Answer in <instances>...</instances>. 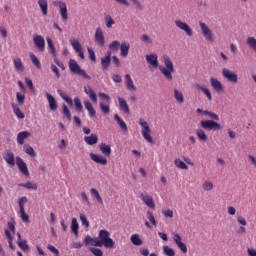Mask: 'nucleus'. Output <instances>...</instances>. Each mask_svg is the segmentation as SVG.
Segmentation results:
<instances>
[{"label":"nucleus","mask_w":256,"mask_h":256,"mask_svg":"<svg viewBox=\"0 0 256 256\" xmlns=\"http://www.w3.org/2000/svg\"><path fill=\"white\" fill-rule=\"evenodd\" d=\"M164 65L159 66V70L162 75L167 79V81H173V73H175V66H173V62L169 56H164Z\"/></svg>","instance_id":"1"},{"label":"nucleus","mask_w":256,"mask_h":256,"mask_svg":"<svg viewBox=\"0 0 256 256\" xmlns=\"http://www.w3.org/2000/svg\"><path fill=\"white\" fill-rule=\"evenodd\" d=\"M98 239L106 249H114L115 241L111 239V233L107 230H100L98 234Z\"/></svg>","instance_id":"2"},{"label":"nucleus","mask_w":256,"mask_h":256,"mask_svg":"<svg viewBox=\"0 0 256 256\" xmlns=\"http://www.w3.org/2000/svg\"><path fill=\"white\" fill-rule=\"evenodd\" d=\"M69 69L71 73L79 75L80 77H83V79L91 80V76H89L85 70L81 69V66H79L77 61L73 59L69 61Z\"/></svg>","instance_id":"3"},{"label":"nucleus","mask_w":256,"mask_h":256,"mask_svg":"<svg viewBox=\"0 0 256 256\" xmlns=\"http://www.w3.org/2000/svg\"><path fill=\"white\" fill-rule=\"evenodd\" d=\"M139 125L142 127L141 133L142 137L147 141V143L153 144V137H151V128L149 127V123L145 121L143 118L139 120Z\"/></svg>","instance_id":"4"},{"label":"nucleus","mask_w":256,"mask_h":256,"mask_svg":"<svg viewBox=\"0 0 256 256\" xmlns=\"http://www.w3.org/2000/svg\"><path fill=\"white\" fill-rule=\"evenodd\" d=\"M200 125L202 129H205L206 131H219V129H221V124L213 120H202Z\"/></svg>","instance_id":"5"},{"label":"nucleus","mask_w":256,"mask_h":256,"mask_svg":"<svg viewBox=\"0 0 256 256\" xmlns=\"http://www.w3.org/2000/svg\"><path fill=\"white\" fill-rule=\"evenodd\" d=\"M53 5L59 8L62 21H67V19H69V13L67 12V4L61 0H56L53 2Z\"/></svg>","instance_id":"6"},{"label":"nucleus","mask_w":256,"mask_h":256,"mask_svg":"<svg viewBox=\"0 0 256 256\" xmlns=\"http://www.w3.org/2000/svg\"><path fill=\"white\" fill-rule=\"evenodd\" d=\"M199 27H200V29L202 31V35L205 37L206 41H210L211 43H213V41H215V37H213V32L211 31L209 26H207V24H205V22H199Z\"/></svg>","instance_id":"7"},{"label":"nucleus","mask_w":256,"mask_h":256,"mask_svg":"<svg viewBox=\"0 0 256 256\" xmlns=\"http://www.w3.org/2000/svg\"><path fill=\"white\" fill-rule=\"evenodd\" d=\"M222 75L224 79H227V81H229V83H233V85H236V83H239V78L237 76V73L227 68L222 69Z\"/></svg>","instance_id":"8"},{"label":"nucleus","mask_w":256,"mask_h":256,"mask_svg":"<svg viewBox=\"0 0 256 256\" xmlns=\"http://www.w3.org/2000/svg\"><path fill=\"white\" fill-rule=\"evenodd\" d=\"M176 27L180 29V31H184L188 37H193V29H191V26L189 24L181 21V20H175L174 21Z\"/></svg>","instance_id":"9"},{"label":"nucleus","mask_w":256,"mask_h":256,"mask_svg":"<svg viewBox=\"0 0 256 256\" xmlns=\"http://www.w3.org/2000/svg\"><path fill=\"white\" fill-rule=\"evenodd\" d=\"M16 165L22 175L29 177V168L27 167V163H25L21 157L16 158Z\"/></svg>","instance_id":"10"},{"label":"nucleus","mask_w":256,"mask_h":256,"mask_svg":"<svg viewBox=\"0 0 256 256\" xmlns=\"http://www.w3.org/2000/svg\"><path fill=\"white\" fill-rule=\"evenodd\" d=\"M33 43L35 47L40 51L41 53L45 52V38L41 35H36L33 37Z\"/></svg>","instance_id":"11"},{"label":"nucleus","mask_w":256,"mask_h":256,"mask_svg":"<svg viewBox=\"0 0 256 256\" xmlns=\"http://www.w3.org/2000/svg\"><path fill=\"white\" fill-rule=\"evenodd\" d=\"M70 45L73 47L74 51L78 53V56L80 57V59H85V54L83 53V47L81 46V43H79V40L70 39Z\"/></svg>","instance_id":"12"},{"label":"nucleus","mask_w":256,"mask_h":256,"mask_svg":"<svg viewBox=\"0 0 256 256\" xmlns=\"http://www.w3.org/2000/svg\"><path fill=\"white\" fill-rule=\"evenodd\" d=\"M140 199L143 201L146 207H149V209H155V200H153V196L142 193L140 195Z\"/></svg>","instance_id":"13"},{"label":"nucleus","mask_w":256,"mask_h":256,"mask_svg":"<svg viewBox=\"0 0 256 256\" xmlns=\"http://www.w3.org/2000/svg\"><path fill=\"white\" fill-rule=\"evenodd\" d=\"M94 39L97 45L105 47V36L103 35V30L100 27L95 31Z\"/></svg>","instance_id":"14"},{"label":"nucleus","mask_w":256,"mask_h":256,"mask_svg":"<svg viewBox=\"0 0 256 256\" xmlns=\"http://www.w3.org/2000/svg\"><path fill=\"white\" fill-rule=\"evenodd\" d=\"M210 84L212 89H214L216 93H223V91H225L223 84L217 78H210Z\"/></svg>","instance_id":"15"},{"label":"nucleus","mask_w":256,"mask_h":256,"mask_svg":"<svg viewBox=\"0 0 256 256\" xmlns=\"http://www.w3.org/2000/svg\"><path fill=\"white\" fill-rule=\"evenodd\" d=\"M173 239L175 244L177 245L178 249L182 251V253H187V245L181 241V235L174 233L173 234Z\"/></svg>","instance_id":"16"},{"label":"nucleus","mask_w":256,"mask_h":256,"mask_svg":"<svg viewBox=\"0 0 256 256\" xmlns=\"http://www.w3.org/2000/svg\"><path fill=\"white\" fill-rule=\"evenodd\" d=\"M90 159L97 163L98 165H107V158L103 155H97L95 153H90Z\"/></svg>","instance_id":"17"},{"label":"nucleus","mask_w":256,"mask_h":256,"mask_svg":"<svg viewBox=\"0 0 256 256\" xmlns=\"http://www.w3.org/2000/svg\"><path fill=\"white\" fill-rule=\"evenodd\" d=\"M101 65H102L103 71H107V69H109L111 65V51H108L105 54V57L101 58Z\"/></svg>","instance_id":"18"},{"label":"nucleus","mask_w":256,"mask_h":256,"mask_svg":"<svg viewBox=\"0 0 256 256\" xmlns=\"http://www.w3.org/2000/svg\"><path fill=\"white\" fill-rule=\"evenodd\" d=\"M146 61L148 64H150L155 69H157V67H159V60H158L157 54L146 55Z\"/></svg>","instance_id":"19"},{"label":"nucleus","mask_w":256,"mask_h":256,"mask_svg":"<svg viewBox=\"0 0 256 256\" xmlns=\"http://www.w3.org/2000/svg\"><path fill=\"white\" fill-rule=\"evenodd\" d=\"M38 5L42 15L47 17V15H49V4L47 3V0H38Z\"/></svg>","instance_id":"20"},{"label":"nucleus","mask_w":256,"mask_h":256,"mask_svg":"<svg viewBox=\"0 0 256 256\" xmlns=\"http://www.w3.org/2000/svg\"><path fill=\"white\" fill-rule=\"evenodd\" d=\"M84 93H86V95L89 96V98L91 99V101H93V103H97V94L95 93V90L91 88V86H85Z\"/></svg>","instance_id":"21"},{"label":"nucleus","mask_w":256,"mask_h":256,"mask_svg":"<svg viewBox=\"0 0 256 256\" xmlns=\"http://www.w3.org/2000/svg\"><path fill=\"white\" fill-rule=\"evenodd\" d=\"M29 137H31V134L28 131H22V132L18 133V135H17L18 145H24L25 139H28Z\"/></svg>","instance_id":"22"},{"label":"nucleus","mask_w":256,"mask_h":256,"mask_svg":"<svg viewBox=\"0 0 256 256\" xmlns=\"http://www.w3.org/2000/svg\"><path fill=\"white\" fill-rule=\"evenodd\" d=\"M84 141L87 145H97L99 138L97 137V134H91L90 136H85Z\"/></svg>","instance_id":"23"},{"label":"nucleus","mask_w":256,"mask_h":256,"mask_svg":"<svg viewBox=\"0 0 256 256\" xmlns=\"http://www.w3.org/2000/svg\"><path fill=\"white\" fill-rule=\"evenodd\" d=\"M125 79H126V89H128V91H137V87H135V84L133 83V79L131 78V75L126 74Z\"/></svg>","instance_id":"24"},{"label":"nucleus","mask_w":256,"mask_h":256,"mask_svg":"<svg viewBox=\"0 0 256 256\" xmlns=\"http://www.w3.org/2000/svg\"><path fill=\"white\" fill-rule=\"evenodd\" d=\"M18 242L17 245L22 251H29V245L26 240L21 239V233H17Z\"/></svg>","instance_id":"25"},{"label":"nucleus","mask_w":256,"mask_h":256,"mask_svg":"<svg viewBox=\"0 0 256 256\" xmlns=\"http://www.w3.org/2000/svg\"><path fill=\"white\" fill-rule=\"evenodd\" d=\"M129 49H131V45L127 42H123L120 44V55L121 57H127L129 55Z\"/></svg>","instance_id":"26"},{"label":"nucleus","mask_w":256,"mask_h":256,"mask_svg":"<svg viewBox=\"0 0 256 256\" xmlns=\"http://www.w3.org/2000/svg\"><path fill=\"white\" fill-rule=\"evenodd\" d=\"M114 119H115V121H117V123H118L120 129H122V131H124L125 133H127V131H129L127 124L125 123V121L123 119H121V117L119 115L115 114Z\"/></svg>","instance_id":"27"},{"label":"nucleus","mask_w":256,"mask_h":256,"mask_svg":"<svg viewBox=\"0 0 256 256\" xmlns=\"http://www.w3.org/2000/svg\"><path fill=\"white\" fill-rule=\"evenodd\" d=\"M99 149H100L102 155H104L105 157H109L111 155V146L110 145L101 143L99 145Z\"/></svg>","instance_id":"28"},{"label":"nucleus","mask_w":256,"mask_h":256,"mask_svg":"<svg viewBox=\"0 0 256 256\" xmlns=\"http://www.w3.org/2000/svg\"><path fill=\"white\" fill-rule=\"evenodd\" d=\"M84 107L88 111L89 117H95V115H97L95 108H93V105L91 104V102H89V100L84 102Z\"/></svg>","instance_id":"29"},{"label":"nucleus","mask_w":256,"mask_h":256,"mask_svg":"<svg viewBox=\"0 0 256 256\" xmlns=\"http://www.w3.org/2000/svg\"><path fill=\"white\" fill-rule=\"evenodd\" d=\"M46 97L48 99L51 111H57V101L55 100V98L49 93H46Z\"/></svg>","instance_id":"30"},{"label":"nucleus","mask_w":256,"mask_h":256,"mask_svg":"<svg viewBox=\"0 0 256 256\" xmlns=\"http://www.w3.org/2000/svg\"><path fill=\"white\" fill-rule=\"evenodd\" d=\"M196 89H198V91H202V93H204V95L207 97L208 101H213V96L211 95V91H209L208 88H205L200 84H196Z\"/></svg>","instance_id":"31"},{"label":"nucleus","mask_w":256,"mask_h":256,"mask_svg":"<svg viewBox=\"0 0 256 256\" xmlns=\"http://www.w3.org/2000/svg\"><path fill=\"white\" fill-rule=\"evenodd\" d=\"M71 232L75 235V237H79V223L77 222V218H72Z\"/></svg>","instance_id":"32"},{"label":"nucleus","mask_w":256,"mask_h":256,"mask_svg":"<svg viewBox=\"0 0 256 256\" xmlns=\"http://www.w3.org/2000/svg\"><path fill=\"white\" fill-rule=\"evenodd\" d=\"M90 194L92 195V197H94V199H96V201L100 205H103V198L101 197V194H99V190H97L96 188H91Z\"/></svg>","instance_id":"33"},{"label":"nucleus","mask_w":256,"mask_h":256,"mask_svg":"<svg viewBox=\"0 0 256 256\" xmlns=\"http://www.w3.org/2000/svg\"><path fill=\"white\" fill-rule=\"evenodd\" d=\"M130 241L132 245H135L136 247H141V245H143V240H141V238L139 237V234H133L130 237Z\"/></svg>","instance_id":"34"},{"label":"nucleus","mask_w":256,"mask_h":256,"mask_svg":"<svg viewBox=\"0 0 256 256\" xmlns=\"http://www.w3.org/2000/svg\"><path fill=\"white\" fill-rule=\"evenodd\" d=\"M118 102H119V106L122 109V111H124V113L129 115L130 110H129V104H127V101H125V99H123V98H118Z\"/></svg>","instance_id":"35"},{"label":"nucleus","mask_w":256,"mask_h":256,"mask_svg":"<svg viewBox=\"0 0 256 256\" xmlns=\"http://www.w3.org/2000/svg\"><path fill=\"white\" fill-rule=\"evenodd\" d=\"M4 161L8 165H15V155L12 152H7L6 155L4 156Z\"/></svg>","instance_id":"36"},{"label":"nucleus","mask_w":256,"mask_h":256,"mask_svg":"<svg viewBox=\"0 0 256 256\" xmlns=\"http://www.w3.org/2000/svg\"><path fill=\"white\" fill-rule=\"evenodd\" d=\"M46 41L51 55L55 57L57 55V51L55 50V44H53V40L50 37H47Z\"/></svg>","instance_id":"37"},{"label":"nucleus","mask_w":256,"mask_h":256,"mask_svg":"<svg viewBox=\"0 0 256 256\" xmlns=\"http://www.w3.org/2000/svg\"><path fill=\"white\" fill-rule=\"evenodd\" d=\"M174 98L177 101V103H180V104L185 103V97H183V92L177 89L174 90Z\"/></svg>","instance_id":"38"},{"label":"nucleus","mask_w":256,"mask_h":256,"mask_svg":"<svg viewBox=\"0 0 256 256\" xmlns=\"http://www.w3.org/2000/svg\"><path fill=\"white\" fill-rule=\"evenodd\" d=\"M12 109L18 119H25V114L21 111L19 106H17L16 104H12Z\"/></svg>","instance_id":"39"},{"label":"nucleus","mask_w":256,"mask_h":256,"mask_svg":"<svg viewBox=\"0 0 256 256\" xmlns=\"http://www.w3.org/2000/svg\"><path fill=\"white\" fill-rule=\"evenodd\" d=\"M19 187H24L25 189H32L33 191H37V184L28 181L26 183H20Z\"/></svg>","instance_id":"40"},{"label":"nucleus","mask_w":256,"mask_h":256,"mask_svg":"<svg viewBox=\"0 0 256 256\" xmlns=\"http://www.w3.org/2000/svg\"><path fill=\"white\" fill-rule=\"evenodd\" d=\"M104 21L107 29H111L113 25H115V20L113 19V17H111V15H106Z\"/></svg>","instance_id":"41"},{"label":"nucleus","mask_w":256,"mask_h":256,"mask_svg":"<svg viewBox=\"0 0 256 256\" xmlns=\"http://www.w3.org/2000/svg\"><path fill=\"white\" fill-rule=\"evenodd\" d=\"M196 135L198 139H200V141H203L204 143H206L208 137H207V134H205V131H203V129H197Z\"/></svg>","instance_id":"42"},{"label":"nucleus","mask_w":256,"mask_h":256,"mask_svg":"<svg viewBox=\"0 0 256 256\" xmlns=\"http://www.w3.org/2000/svg\"><path fill=\"white\" fill-rule=\"evenodd\" d=\"M30 59H31L33 65H35L36 69H41V62L39 61V58H37V56H35V54L30 53Z\"/></svg>","instance_id":"43"},{"label":"nucleus","mask_w":256,"mask_h":256,"mask_svg":"<svg viewBox=\"0 0 256 256\" xmlns=\"http://www.w3.org/2000/svg\"><path fill=\"white\" fill-rule=\"evenodd\" d=\"M119 47H121V43L117 40H114L109 44L110 51H119Z\"/></svg>","instance_id":"44"},{"label":"nucleus","mask_w":256,"mask_h":256,"mask_svg":"<svg viewBox=\"0 0 256 256\" xmlns=\"http://www.w3.org/2000/svg\"><path fill=\"white\" fill-rule=\"evenodd\" d=\"M247 45H249V47H251V49H253L256 53V39L255 37H248L246 40Z\"/></svg>","instance_id":"45"},{"label":"nucleus","mask_w":256,"mask_h":256,"mask_svg":"<svg viewBox=\"0 0 256 256\" xmlns=\"http://www.w3.org/2000/svg\"><path fill=\"white\" fill-rule=\"evenodd\" d=\"M16 71H23V62L20 58H16L13 61Z\"/></svg>","instance_id":"46"},{"label":"nucleus","mask_w":256,"mask_h":256,"mask_svg":"<svg viewBox=\"0 0 256 256\" xmlns=\"http://www.w3.org/2000/svg\"><path fill=\"white\" fill-rule=\"evenodd\" d=\"M174 164L178 167V169H184V170L189 169V166H187L185 162L181 161V159H176L174 161Z\"/></svg>","instance_id":"47"},{"label":"nucleus","mask_w":256,"mask_h":256,"mask_svg":"<svg viewBox=\"0 0 256 256\" xmlns=\"http://www.w3.org/2000/svg\"><path fill=\"white\" fill-rule=\"evenodd\" d=\"M147 219L154 225V227H157V220H155V216L153 215V212L147 211Z\"/></svg>","instance_id":"48"},{"label":"nucleus","mask_w":256,"mask_h":256,"mask_svg":"<svg viewBox=\"0 0 256 256\" xmlns=\"http://www.w3.org/2000/svg\"><path fill=\"white\" fill-rule=\"evenodd\" d=\"M25 154L29 155L30 157H37V153L35 152V149H33L31 146H26Z\"/></svg>","instance_id":"49"},{"label":"nucleus","mask_w":256,"mask_h":256,"mask_svg":"<svg viewBox=\"0 0 256 256\" xmlns=\"http://www.w3.org/2000/svg\"><path fill=\"white\" fill-rule=\"evenodd\" d=\"M202 189L204 191H212L213 189V182L211 181H205L202 185Z\"/></svg>","instance_id":"50"},{"label":"nucleus","mask_w":256,"mask_h":256,"mask_svg":"<svg viewBox=\"0 0 256 256\" xmlns=\"http://www.w3.org/2000/svg\"><path fill=\"white\" fill-rule=\"evenodd\" d=\"M163 251H164L165 255H167V256H175V250H173V248H171L169 246H164Z\"/></svg>","instance_id":"51"},{"label":"nucleus","mask_w":256,"mask_h":256,"mask_svg":"<svg viewBox=\"0 0 256 256\" xmlns=\"http://www.w3.org/2000/svg\"><path fill=\"white\" fill-rule=\"evenodd\" d=\"M16 101L18 105H23L25 103V96L21 94L20 92L16 93Z\"/></svg>","instance_id":"52"},{"label":"nucleus","mask_w":256,"mask_h":256,"mask_svg":"<svg viewBox=\"0 0 256 256\" xmlns=\"http://www.w3.org/2000/svg\"><path fill=\"white\" fill-rule=\"evenodd\" d=\"M100 109H101L102 113H104V115H109V113L111 112L109 105H105V104H103V102L100 103Z\"/></svg>","instance_id":"53"},{"label":"nucleus","mask_w":256,"mask_h":256,"mask_svg":"<svg viewBox=\"0 0 256 256\" xmlns=\"http://www.w3.org/2000/svg\"><path fill=\"white\" fill-rule=\"evenodd\" d=\"M80 221L84 227L89 228V220H87V216L85 214H80Z\"/></svg>","instance_id":"54"},{"label":"nucleus","mask_w":256,"mask_h":256,"mask_svg":"<svg viewBox=\"0 0 256 256\" xmlns=\"http://www.w3.org/2000/svg\"><path fill=\"white\" fill-rule=\"evenodd\" d=\"M25 203H27V198L25 196L19 198L18 205L20 210L25 209Z\"/></svg>","instance_id":"55"},{"label":"nucleus","mask_w":256,"mask_h":256,"mask_svg":"<svg viewBox=\"0 0 256 256\" xmlns=\"http://www.w3.org/2000/svg\"><path fill=\"white\" fill-rule=\"evenodd\" d=\"M88 55L89 58L95 63L97 61V57L95 56V51L92 48L88 47Z\"/></svg>","instance_id":"56"},{"label":"nucleus","mask_w":256,"mask_h":256,"mask_svg":"<svg viewBox=\"0 0 256 256\" xmlns=\"http://www.w3.org/2000/svg\"><path fill=\"white\" fill-rule=\"evenodd\" d=\"M74 105L77 111H83V105L81 104V100L79 98L74 99Z\"/></svg>","instance_id":"57"},{"label":"nucleus","mask_w":256,"mask_h":256,"mask_svg":"<svg viewBox=\"0 0 256 256\" xmlns=\"http://www.w3.org/2000/svg\"><path fill=\"white\" fill-rule=\"evenodd\" d=\"M20 215H21V219H22V221H24V223H29V215L27 213H25V209L20 210Z\"/></svg>","instance_id":"58"},{"label":"nucleus","mask_w":256,"mask_h":256,"mask_svg":"<svg viewBox=\"0 0 256 256\" xmlns=\"http://www.w3.org/2000/svg\"><path fill=\"white\" fill-rule=\"evenodd\" d=\"M63 114L67 117L68 121H71V111L67 108V105H63Z\"/></svg>","instance_id":"59"},{"label":"nucleus","mask_w":256,"mask_h":256,"mask_svg":"<svg viewBox=\"0 0 256 256\" xmlns=\"http://www.w3.org/2000/svg\"><path fill=\"white\" fill-rule=\"evenodd\" d=\"M94 256H103V251L99 248H90Z\"/></svg>","instance_id":"60"},{"label":"nucleus","mask_w":256,"mask_h":256,"mask_svg":"<svg viewBox=\"0 0 256 256\" xmlns=\"http://www.w3.org/2000/svg\"><path fill=\"white\" fill-rule=\"evenodd\" d=\"M91 245L93 247H102L103 244L101 243V240L99 238H93Z\"/></svg>","instance_id":"61"},{"label":"nucleus","mask_w":256,"mask_h":256,"mask_svg":"<svg viewBox=\"0 0 256 256\" xmlns=\"http://www.w3.org/2000/svg\"><path fill=\"white\" fill-rule=\"evenodd\" d=\"M8 228L13 234H15V219L8 222Z\"/></svg>","instance_id":"62"},{"label":"nucleus","mask_w":256,"mask_h":256,"mask_svg":"<svg viewBox=\"0 0 256 256\" xmlns=\"http://www.w3.org/2000/svg\"><path fill=\"white\" fill-rule=\"evenodd\" d=\"M47 249L54 253V255H59V250L55 248V246L48 244Z\"/></svg>","instance_id":"63"},{"label":"nucleus","mask_w":256,"mask_h":256,"mask_svg":"<svg viewBox=\"0 0 256 256\" xmlns=\"http://www.w3.org/2000/svg\"><path fill=\"white\" fill-rule=\"evenodd\" d=\"M247 253L249 256H256V250L254 248H248Z\"/></svg>","instance_id":"64"}]
</instances>
